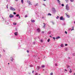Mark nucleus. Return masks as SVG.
<instances>
[{
  "label": "nucleus",
  "instance_id": "nucleus-45",
  "mask_svg": "<svg viewBox=\"0 0 75 75\" xmlns=\"http://www.w3.org/2000/svg\"><path fill=\"white\" fill-rule=\"evenodd\" d=\"M34 71H32V73H33V74L34 73Z\"/></svg>",
  "mask_w": 75,
  "mask_h": 75
},
{
  "label": "nucleus",
  "instance_id": "nucleus-56",
  "mask_svg": "<svg viewBox=\"0 0 75 75\" xmlns=\"http://www.w3.org/2000/svg\"><path fill=\"white\" fill-rule=\"evenodd\" d=\"M1 57V54H0V57Z\"/></svg>",
  "mask_w": 75,
  "mask_h": 75
},
{
  "label": "nucleus",
  "instance_id": "nucleus-39",
  "mask_svg": "<svg viewBox=\"0 0 75 75\" xmlns=\"http://www.w3.org/2000/svg\"><path fill=\"white\" fill-rule=\"evenodd\" d=\"M55 66H57V64L56 63L55 64Z\"/></svg>",
  "mask_w": 75,
  "mask_h": 75
},
{
  "label": "nucleus",
  "instance_id": "nucleus-22",
  "mask_svg": "<svg viewBox=\"0 0 75 75\" xmlns=\"http://www.w3.org/2000/svg\"><path fill=\"white\" fill-rule=\"evenodd\" d=\"M35 43H36V42H33V45H35Z\"/></svg>",
  "mask_w": 75,
  "mask_h": 75
},
{
  "label": "nucleus",
  "instance_id": "nucleus-47",
  "mask_svg": "<svg viewBox=\"0 0 75 75\" xmlns=\"http://www.w3.org/2000/svg\"><path fill=\"white\" fill-rule=\"evenodd\" d=\"M34 57H36V56L35 55L34 56Z\"/></svg>",
  "mask_w": 75,
  "mask_h": 75
},
{
  "label": "nucleus",
  "instance_id": "nucleus-40",
  "mask_svg": "<svg viewBox=\"0 0 75 75\" xmlns=\"http://www.w3.org/2000/svg\"><path fill=\"white\" fill-rule=\"evenodd\" d=\"M53 39H54V40H55V38L54 37L53 38Z\"/></svg>",
  "mask_w": 75,
  "mask_h": 75
},
{
  "label": "nucleus",
  "instance_id": "nucleus-21",
  "mask_svg": "<svg viewBox=\"0 0 75 75\" xmlns=\"http://www.w3.org/2000/svg\"><path fill=\"white\" fill-rule=\"evenodd\" d=\"M13 25H17V23H13Z\"/></svg>",
  "mask_w": 75,
  "mask_h": 75
},
{
  "label": "nucleus",
  "instance_id": "nucleus-2",
  "mask_svg": "<svg viewBox=\"0 0 75 75\" xmlns=\"http://www.w3.org/2000/svg\"><path fill=\"white\" fill-rule=\"evenodd\" d=\"M66 9L67 10H69V7L68 4L66 5Z\"/></svg>",
  "mask_w": 75,
  "mask_h": 75
},
{
  "label": "nucleus",
  "instance_id": "nucleus-49",
  "mask_svg": "<svg viewBox=\"0 0 75 75\" xmlns=\"http://www.w3.org/2000/svg\"><path fill=\"white\" fill-rule=\"evenodd\" d=\"M64 70H65V71H67V70L66 69H65Z\"/></svg>",
  "mask_w": 75,
  "mask_h": 75
},
{
  "label": "nucleus",
  "instance_id": "nucleus-58",
  "mask_svg": "<svg viewBox=\"0 0 75 75\" xmlns=\"http://www.w3.org/2000/svg\"><path fill=\"white\" fill-rule=\"evenodd\" d=\"M70 57H68V59H70Z\"/></svg>",
  "mask_w": 75,
  "mask_h": 75
},
{
  "label": "nucleus",
  "instance_id": "nucleus-33",
  "mask_svg": "<svg viewBox=\"0 0 75 75\" xmlns=\"http://www.w3.org/2000/svg\"><path fill=\"white\" fill-rule=\"evenodd\" d=\"M71 1V2H73L74 1V0H70Z\"/></svg>",
  "mask_w": 75,
  "mask_h": 75
},
{
  "label": "nucleus",
  "instance_id": "nucleus-38",
  "mask_svg": "<svg viewBox=\"0 0 75 75\" xmlns=\"http://www.w3.org/2000/svg\"><path fill=\"white\" fill-rule=\"evenodd\" d=\"M65 46H67V45H68V44H65Z\"/></svg>",
  "mask_w": 75,
  "mask_h": 75
},
{
  "label": "nucleus",
  "instance_id": "nucleus-35",
  "mask_svg": "<svg viewBox=\"0 0 75 75\" xmlns=\"http://www.w3.org/2000/svg\"><path fill=\"white\" fill-rule=\"evenodd\" d=\"M73 56H75V53H73Z\"/></svg>",
  "mask_w": 75,
  "mask_h": 75
},
{
  "label": "nucleus",
  "instance_id": "nucleus-24",
  "mask_svg": "<svg viewBox=\"0 0 75 75\" xmlns=\"http://www.w3.org/2000/svg\"><path fill=\"white\" fill-rule=\"evenodd\" d=\"M50 39H49L47 40V42H50Z\"/></svg>",
  "mask_w": 75,
  "mask_h": 75
},
{
  "label": "nucleus",
  "instance_id": "nucleus-23",
  "mask_svg": "<svg viewBox=\"0 0 75 75\" xmlns=\"http://www.w3.org/2000/svg\"><path fill=\"white\" fill-rule=\"evenodd\" d=\"M21 2L22 4H23V0H21Z\"/></svg>",
  "mask_w": 75,
  "mask_h": 75
},
{
  "label": "nucleus",
  "instance_id": "nucleus-31",
  "mask_svg": "<svg viewBox=\"0 0 75 75\" xmlns=\"http://www.w3.org/2000/svg\"><path fill=\"white\" fill-rule=\"evenodd\" d=\"M40 42H43V41L42 40H41Z\"/></svg>",
  "mask_w": 75,
  "mask_h": 75
},
{
  "label": "nucleus",
  "instance_id": "nucleus-26",
  "mask_svg": "<svg viewBox=\"0 0 75 75\" xmlns=\"http://www.w3.org/2000/svg\"><path fill=\"white\" fill-rule=\"evenodd\" d=\"M48 34H50L51 33V31H49V32L48 33Z\"/></svg>",
  "mask_w": 75,
  "mask_h": 75
},
{
  "label": "nucleus",
  "instance_id": "nucleus-8",
  "mask_svg": "<svg viewBox=\"0 0 75 75\" xmlns=\"http://www.w3.org/2000/svg\"><path fill=\"white\" fill-rule=\"evenodd\" d=\"M18 32H17L15 33L14 34H15V35H16V36L18 35Z\"/></svg>",
  "mask_w": 75,
  "mask_h": 75
},
{
  "label": "nucleus",
  "instance_id": "nucleus-12",
  "mask_svg": "<svg viewBox=\"0 0 75 75\" xmlns=\"http://www.w3.org/2000/svg\"><path fill=\"white\" fill-rule=\"evenodd\" d=\"M31 23H34V22H35V21L34 20H31Z\"/></svg>",
  "mask_w": 75,
  "mask_h": 75
},
{
  "label": "nucleus",
  "instance_id": "nucleus-7",
  "mask_svg": "<svg viewBox=\"0 0 75 75\" xmlns=\"http://www.w3.org/2000/svg\"><path fill=\"white\" fill-rule=\"evenodd\" d=\"M37 31H38V33H40V31L41 30H40V28H38L37 30Z\"/></svg>",
  "mask_w": 75,
  "mask_h": 75
},
{
  "label": "nucleus",
  "instance_id": "nucleus-30",
  "mask_svg": "<svg viewBox=\"0 0 75 75\" xmlns=\"http://www.w3.org/2000/svg\"><path fill=\"white\" fill-rule=\"evenodd\" d=\"M13 14H14V15H16V13L14 12Z\"/></svg>",
  "mask_w": 75,
  "mask_h": 75
},
{
  "label": "nucleus",
  "instance_id": "nucleus-25",
  "mask_svg": "<svg viewBox=\"0 0 75 75\" xmlns=\"http://www.w3.org/2000/svg\"><path fill=\"white\" fill-rule=\"evenodd\" d=\"M52 23L53 25H54V24H55V23H54V22L53 21L52 22Z\"/></svg>",
  "mask_w": 75,
  "mask_h": 75
},
{
  "label": "nucleus",
  "instance_id": "nucleus-44",
  "mask_svg": "<svg viewBox=\"0 0 75 75\" xmlns=\"http://www.w3.org/2000/svg\"><path fill=\"white\" fill-rule=\"evenodd\" d=\"M74 30V28H73V29H72L71 30V31H72V30Z\"/></svg>",
  "mask_w": 75,
  "mask_h": 75
},
{
  "label": "nucleus",
  "instance_id": "nucleus-64",
  "mask_svg": "<svg viewBox=\"0 0 75 75\" xmlns=\"http://www.w3.org/2000/svg\"><path fill=\"white\" fill-rule=\"evenodd\" d=\"M74 75H75V73L74 74Z\"/></svg>",
  "mask_w": 75,
  "mask_h": 75
},
{
  "label": "nucleus",
  "instance_id": "nucleus-27",
  "mask_svg": "<svg viewBox=\"0 0 75 75\" xmlns=\"http://www.w3.org/2000/svg\"><path fill=\"white\" fill-rule=\"evenodd\" d=\"M49 16H51V14L50 13H49L48 14V16H49Z\"/></svg>",
  "mask_w": 75,
  "mask_h": 75
},
{
  "label": "nucleus",
  "instance_id": "nucleus-18",
  "mask_svg": "<svg viewBox=\"0 0 75 75\" xmlns=\"http://www.w3.org/2000/svg\"><path fill=\"white\" fill-rule=\"evenodd\" d=\"M42 68H44V67H45V66H44V65H42Z\"/></svg>",
  "mask_w": 75,
  "mask_h": 75
},
{
  "label": "nucleus",
  "instance_id": "nucleus-3",
  "mask_svg": "<svg viewBox=\"0 0 75 75\" xmlns=\"http://www.w3.org/2000/svg\"><path fill=\"white\" fill-rule=\"evenodd\" d=\"M10 10H12V11H15L16 9L13 8V7L11 6L10 7Z\"/></svg>",
  "mask_w": 75,
  "mask_h": 75
},
{
  "label": "nucleus",
  "instance_id": "nucleus-20",
  "mask_svg": "<svg viewBox=\"0 0 75 75\" xmlns=\"http://www.w3.org/2000/svg\"><path fill=\"white\" fill-rule=\"evenodd\" d=\"M37 68L38 69H40V67L39 66H37Z\"/></svg>",
  "mask_w": 75,
  "mask_h": 75
},
{
  "label": "nucleus",
  "instance_id": "nucleus-6",
  "mask_svg": "<svg viewBox=\"0 0 75 75\" xmlns=\"http://www.w3.org/2000/svg\"><path fill=\"white\" fill-rule=\"evenodd\" d=\"M14 17V16L11 14L9 16V17H10V18H12V17Z\"/></svg>",
  "mask_w": 75,
  "mask_h": 75
},
{
  "label": "nucleus",
  "instance_id": "nucleus-36",
  "mask_svg": "<svg viewBox=\"0 0 75 75\" xmlns=\"http://www.w3.org/2000/svg\"><path fill=\"white\" fill-rule=\"evenodd\" d=\"M65 34H67V31H65Z\"/></svg>",
  "mask_w": 75,
  "mask_h": 75
},
{
  "label": "nucleus",
  "instance_id": "nucleus-61",
  "mask_svg": "<svg viewBox=\"0 0 75 75\" xmlns=\"http://www.w3.org/2000/svg\"><path fill=\"white\" fill-rule=\"evenodd\" d=\"M50 54H51V55H52V53H51Z\"/></svg>",
  "mask_w": 75,
  "mask_h": 75
},
{
  "label": "nucleus",
  "instance_id": "nucleus-51",
  "mask_svg": "<svg viewBox=\"0 0 75 75\" xmlns=\"http://www.w3.org/2000/svg\"><path fill=\"white\" fill-rule=\"evenodd\" d=\"M42 33H44V31H43L42 32Z\"/></svg>",
  "mask_w": 75,
  "mask_h": 75
},
{
  "label": "nucleus",
  "instance_id": "nucleus-11",
  "mask_svg": "<svg viewBox=\"0 0 75 75\" xmlns=\"http://www.w3.org/2000/svg\"><path fill=\"white\" fill-rule=\"evenodd\" d=\"M65 14H66L67 17L68 18H69L70 17V16L67 15V13H65Z\"/></svg>",
  "mask_w": 75,
  "mask_h": 75
},
{
  "label": "nucleus",
  "instance_id": "nucleus-13",
  "mask_svg": "<svg viewBox=\"0 0 75 75\" xmlns=\"http://www.w3.org/2000/svg\"><path fill=\"white\" fill-rule=\"evenodd\" d=\"M43 24H44V25L43 27V28H45V23H43Z\"/></svg>",
  "mask_w": 75,
  "mask_h": 75
},
{
  "label": "nucleus",
  "instance_id": "nucleus-43",
  "mask_svg": "<svg viewBox=\"0 0 75 75\" xmlns=\"http://www.w3.org/2000/svg\"><path fill=\"white\" fill-rule=\"evenodd\" d=\"M38 5V3H37L35 5V6H37Z\"/></svg>",
  "mask_w": 75,
  "mask_h": 75
},
{
  "label": "nucleus",
  "instance_id": "nucleus-50",
  "mask_svg": "<svg viewBox=\"0 0 75 75\" xmlns=\"http://www.w3.org/2000/svg\"><path fill=\"white\" fill-rule=\"evenodd\" d=\"M65 1H66L67 2H68V0H65Z\"/></svg>",
  "mask_w": 75,
  "mask_h": 75
},
{
  "label": "nucleus",
  "instance_id": "nucleus-15",
  "mask_svg": "<svg viewBox=\"0 0 75 75\" xmlns=\"http://www.w3.org/2000/svg\"><path fill=\"white\" fill-rule=\"evenodd\" d=\"M11 61H13V58L12 57H11Z\"/></svg>",
  "mask_w": 75,
  "mask_h": 75
},
{
  "label": "nucleus",
  "instance_id": "nucleus-46",
  "mask_svg": "<svg viewBox=\"0 0 75 75\" xmlns=\"http://www.w3.org/2000/svg\"><path fill=\"white\" fill-rule=\"evenodd\" d=\"M27 52L28 53H29V51H28V50H27Z\"/></svg>",
  "mask_w": 75,
  "mask_h": 75
},
{
  "label": "nucleus",
  "instance_id": "nucleus-60",
  "mask_svg": "<svg viewBox=\"0 0 75 75\" xmlns=\"http://www.w3.org/2000/svg\"><path fill=\"white\" fill-rule=\"evenodd\" d=\"M44 58H45V57L44 56Z\"/></svg>",
  "mask_w": 75,
  "mask_h": 75
},
{
  "label": "nucleus",
  "instance_id": "nucleus-41",
  "mask_svg": "<svg viewBox=\"0 0 75 75\" xmlns=\"http://www.w3.org/2000/svg\"><path fill=\"white\" fill-rule=\"evenodd\" d=\"M35 75H38V73H36L35 74Z\"/></svg>",
  "mask_w": 75,
  "mask_h": 75
},
{
  "label": "nucleus",
  "instance_id": "nucleus-63",
  "mask_svg": "<svg viewBox=\"0 0 75 75\" xmlns=\"http://www.w3.org/2000/svg\"><path fill=\"white\" fill-rule=\"evenodd\" d=\"M34 39H35V40H36V39H35V38Z\"/></svg>",
  "mask_w": 75,
  "mask_h": 75
},
{
  "label": "nucleus",
  "instance_id": "nucleus-54",
  "mask_svg": "<svg viewBox=\"0 0 75 75\" xmlns=\"http://www.w3.org/2000/svg\"><path fill=\"white\" fill-rule=\"evenodd\" d=\"M3 51H4V52H5V50H3Z\"/></svg>",
  "mask_w": 75,
  "mask_h": 75
},
{
  "label": "nucleus",
  "instance_id": "nucleus-48",
  "mask_svg": "<svg viewBox=\"0 0 75 75\" xmlns=\"http://www.w3.org/2000/svg\"><path fill=\"white\" fill-rule=\"evenodd\" d=\"M19 19H20V16H19Z\"/></svg>",
  "mask_w": 75,
  "mask_h": 75
},
{
  "label": "nucleus",
  "instance_id": "nucleus-62",
  "mask_svg": "<svg viewBox=\"0 0 75 75\" xmlns=\"http://www.w3.org/2000/svg\"><path fill=\"white\" fill-rule=\"evenodd\" d=\"M72 28H74V26H73V27H72Z\"/></svg>",
  "mask_w": 75,
  "mask_h": 75
},
{
  "label": "nucleus",
  "instance_id": "nucleus-42",
  "mask_svg": "<svg viewBox=\"0 0 75 75\" xmlns=\"http://www.w3.org/2000/svg\"><path fill=\"white\" fill-rule=\"evenodd\" d=\"M6 8H7V9L8 8V5H7V6H6Z\"/></svg>",
  "mask_w": 75,
  "mask_h": 75
},
{
  "label": "nucleus",
  "instance_id": "nucleus-10",
  "mask_svg": "<svg viewBox=\"0 0 75 75\" xmlns=\"http://www.w3.org/2000/svg\"><path fill=\"white\" fill-rule=\"evenodd\" d=\"M57 2H58L59 4L60 5H61V3H60V1L59 0H57Z\"/></svg>",
  "mask_w": 75,
  "mask_h": 75
},
{
  "label": "nucleus",
  "instance_id": "nucleus-4",
  "mask_svg": "<svg viewBox=\"0 0 75 75\" xmlns=\"http://www.w3.org/2000/svg\"><path fill=\"white\" fill-rule=\"evenodd\" d=\"M60 20H63L64 21L65 20V18H63V16H62L60 18Z\"/></svg>",
  "mask_w": 75,
  "mask_h": 75
},
{
  "label": "nucleus",
  "instance_id": "nucleus-14",
  "mask_svg": "<svg viewBox=\"0 0 75 75\" xmlns=\"http://www.w3.org/2000/svg\"><path fill=\"white\" fill-rule=\"evenodd\" d=\"M60 46L61 47H64V44H61Z\"/></svg>",
  "mask_w": 75,
  "mask_h": 75
},
{
  "label": "nucleus",
  "instance_id": "nucleus-57",
  "mask_svg": "<svg viewBox=\"0 0 75 75\" xmlns=\"http://www.w3.org/2000/svg\"><path fill=\"white\" fill-rule=\"evenodd\" d=\"M16 1H18V0H15Z\"/></svg>",
  "mask_w": 75,
  "mask_h": 75
},
{
  "label": "nucleus",
  "instance_id": "nucleus-1",
  "mask_svg": "<svg viewBox=\"0 0 75 75\" xmlns=\"http://www.w3.org/2000/svg\"><path fill=\"white\" fill-rule=\"evenodd\" d=\"M52 11L53 13H55L56 12V10L55 9V8H52Z\"/></svg>",
  "mask_w": 75,
  "mask_h": 75
},
{
  "label": "nucleus",
  "instance_id": "nucleus-9",
  "mask_svg": "<svg viewBox=\"0 0 75 75\" xmlns=\"http://www.w3.org/2000/svg\"><path fill=\"white\" fill-rule=\"evenodd\" d=\"M59 38H60V37L58 36V37H56L55 39H56V40H57V39H58Z\"/></svg>",
  "mask_w": 75,
  "mask_h": 75
},
{
  "label": "nucleus",
  "instance_id": "nucleus-52",
  "mask_svg": "<svg viewBox=\"0 0 75 75\" xmlns=\"http://www.w3.org/2000/svg\"><path fill=\"white\" fill-rule=\"evenodd\" d=\"M69 66H67V68H69Z\"/></svg>",
  "mask_w": 75,
  "mask_h": 75
},
{
  "label": "nucleus",
  "instance_id": "nucleus-32",
  "mask_svg": "<svg viewBox=\"0 0 75 75\" xmlns=\"http://www.w3.org/2000/svg\"><path fill=\"white\" fill-rule=\"evenodd\" d=\"M62 6H64V4H62Z\"/></svg>",
  "mask_w": 75,
  "mask_h": 75
},
{
  "label": "nucleus",
  "instance_id": "nucleus-19",
  "mask_svg": "<svg viewBox=\"0 0 75 75\" xmlns=\"http://www.w3.org/2000/svg\"><path fill=\"white\" fill-rule=\"evenodd\" d=\"M19 14H18L17 15H16L15 16L16 17H18V16H19Z\"/></svg>",
  "mask_w": 75,
  "mask_h": 75
},
{
  "label": "nucleus",
  "instance_id": "nucleus-53",
  "mask_svg": "<svg viewBox=\"0 0 75 75\" xmlns=\"http://www.w3.org/2000/svg\"><path fill=\"white\" fill-rule=\"evenodd\" d=\"M50 37L52 38V36H51V35L50 36Z\"/></svg>",
  "mask_w": 75,
  "mask_h": 75
},
{
  "label": "nucleus",
  "instance_id": "nucleus-29",
  "mask_svg": "<svg viewBox=\"0 0 75 75\" xmlns=\"http://www.w3.org/2000/svg\"><path fill=\"white\" fill-rule=\"evenodd\" d=\"M56 18H57V19L59 18V16H57V17H56Z\"/></svg>",
  "mask_w": 75,
  "mask_h": 75
},
{
  "label": "nucleus",
  "instance_id": "nucleus-16",
  "mask_svg": "<svg viewBox=\"0 0 75 75\" xmlns=\"http://www.w3.org/2000/svg\"><path fill=\"white\" fill-rule=\"evenodd\" d=\"M69 72L70 73H71V72H72V69H70V70L69 71Z\"/></svg>",
  "mask_w": 75,
  "mask_h": 75
},
{
  "label": "nucleus",
  "instance_id": "nucleus-17",
  "mask_svg": "<svg viewBox=\"0 0 75 75\" xmlns=\"http://www.w3.org/2000/svg\"><path fill=\"white\" fill-rule=\"evenodd\" d=\"M64 49L65 51H67L68 50V48L67 47L65 48Z\"/></svg>",
  "mask_w": 75,
  "mask_h": 75
},
{
  "label": "nucleus",
  "instance_id": "nucleus-37",
  "mask_svg": "<svg viewBox=\"0 0 75 75\" xmlns=\"http://www.w3.org/2000/svg\"><path fill=\"white\" fill-rule=\"evenodd\" d=\"M30 67H33V66L32 65H30Z\"/></svg>",
  "mask_w": 75,
  "mask_h": 75
},
{
  "label": "nucleus",
  "instance_id": "nucleus-28",
  "mask_svg": "<svg viewBox=\"0 0 75 75\" xmlns=\"http://www.w3.org/2000/svg\"><path fill=\"white\" fill-rule=\"evenodd\" d=\"M50 75H53V72L51 73Z\"/></svg>",
  "mask_w": 75,
  "mask_h": 75
},
{
  "label": "nucleus",
  "instance_id": "nucleus-55",
  "mask_svg": "<svg viewBox=\"0 0 75 75\" xmlns=\"http://www.w3.org/2000/svg\"><path fill=\"white\" fill-rule=\"evenodd\" d=\"M6 24H8V23H6Z\"/></svg>",
  "mask_w": 75,
  "mask_h": 75
},
{
  "label": "nucleus",
  "instance_id": "nucleus-34",
  "mask_svg": "<svg viewBox=\"0 0 75 75\" xmlns=\"http://www.w3.org/2000/svg\"><path fill=\"white\" fill-rule=\"evenodd\" d=\"M28 17V16L27 15H25V18H26V17Z\"/></svg>",
  "mask_w": 75,
  "mask_h": 75
},
{
  "label": "nucleus",
  "instance_id": "nucleus-59",
  "mask_svg": "<svg viewBox=\"0 0 75 75\" xmlns=\"http://www.w3.org/2000/svg\"><path fill=\"white\" fill-rule=\"evenodd\" d=\"M43 0V1H46V0Z\"/></svg>",
  "mask_w": 75,
  "mask_h": 75
},
{
  "label": "nucleus",
  "instance_id": "nucleus-5",
  "mask_svg": "<svg viewBox=\"0 0 75 75\" xmlns=\"http://www.w3.org/2000/svg\"><path fill=\"white\" fill-rule=\"evenodd\" d=\"M27 2L29 4V5H32V4H31V2L30 1H27Z\"/></svg>",
  "mask_w": 75,
  "mask_h": 75
}]
</instances>
